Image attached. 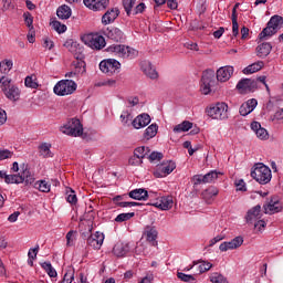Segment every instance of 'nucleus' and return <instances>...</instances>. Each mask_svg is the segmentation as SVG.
Returning a JSON list of instances; mask_svg holds the SVG:
<instances>
[{
  "mask_svg": "<svg viewBox=\"0 0 283 283\" xmlns=\"http://www.w3.org/2000/svg\"><path fill=\"white\" fill-rule=\"evenodd\" d=\"M206 113L213 120H227L229 118V105L224 102H218L207 107Z\"/></svg>",
  "mask_w": 283,
  "mask_h": 283,
  "instance_id": "f257e3e1",
  "label": "nucleus"
},
{
  "mask_svg": "<svg viewBox=\"0 0 283 283\" xmlns=\"http://www.w3.org/2000/svg\"><path fill=\"white\" fill-rule=\"evenodd\" d=\"M251 177L259 182V185H269L271 178H273V174L269 166L264 164H255L254 169L251 171Z\"/></svg>",
  "mask_w": 283,
  "mask_h": 283,
  "instance_id": "f03ea898",
  "label": "nucleus"
},
{
  "mask_svg": "<svg viewBox=\"0 0 283 283\" xmlns=\"http://www.w3.org/2000/svg\"><path fill=\"white\" fill-rule=\"evenodd\" d=\"M106 52L115 54L119 59H136L138 56V51L132 46L125 44H113L106 49Z\"/></svg>",
  "mask_w": 283,
  "mask_h": 283,
  "instance_id": "7ed1b4c3",
  "label": "nucleus"
},
{
  "mask_svg": "<svg viewBox=\"0 0 283 283\" xmlns=\"http://www.w3.org/2000/svg\"><path fill=\"white\" fill-rule=\"evenodd\" d=\"M283 25V18L281 15H273L269 20L266 28L259 34V39H266V36H273L277 34V30H281Z\"/></svg>",
  "mask_w": 283,
  "mask_h": 283,
  "instance_id": "20e7f679",
  "label": "nucleus"
},
{
  "mask_svg": "<svg viewBox=\"0 0 283 283\" xmlns=\"http://www.w3.org/2000/svg\"><path fill=\"white\" fill-rule=\"evenodd\" d=\"M77 87L76 82L72 80H61L53 87V92L56 96H70V94H74Z\"/></svg>",
  "mask_w": 283,
  "mask_h": 283,
  "instance_id": "39448f33",
  "label": "nucleus"
},
{
  "mask_svg": "<svg viewBox=\"0 0 283 283\" xmlns=\"http://www.w3.org/2000/svg\"><path fill=\"white\" fill-rule=\"evenodd\" d=\"M60 132L66 136L78 138V136H83V124H81L80 119L72 118L60 128Z\"/></svg>",
  "mask_w": 283,
  "mask_h": 283,
  "instance_id": "423d86ee",
  "label": "nucleus"
},
{
  "mask_svg": "<svg viewBox=\"0 0 283 283\" xmlns=\"http://www.w3.org/2000/svg\"><path fill=\"white\" fill-rule=\"evenodd\" d=\"M81 39L91 50H103L107 45L105 38L99 34L88 33L84 34Z\"/></svg>",
  "mask_w": 283,
  "mask_h": 283,
  "instance_id": "0eeeda50",
  "label": "nucleus"
},
{
  "mask_svg": "<svg viewBox=\"0 0 283 283\" xmlns=\"http://www.w3.org/2000/svg\"><path fill=\"white\" fill-rule=\"evenodd\" d=\"M176 169V163L171 160L163 161L158 164L154 170L155 178H165L169 176Z\"/></svg>",
  "mask_w": 283,
  "mask_h": 283,
  "instance_id": "6e6552de",
  "label": "nucleus"
},
{
  "mask_svg": "<svg viewBox=\"0 0 283 283\" xmlns=\"http://www.w3.org/2000/svg\"><path fill=\"white\" fill-rule=\"evenodd\" d=\"M216 85V73L211 70L203 72L201 77V92L207 95L211 93V87Z\"/></svg>",
  "mask_w": 283,
  "mask_h": 283,
  "instance_id": "1a4fd4ad",
  "label": "nucleus"
},
{
  "mask_svg": "<svg viewBox=\"0 0 283 283\" xmlns=\"http://www.w3.org/2000/svg\"><path fill=\"white\" fill-rule=\"evenodd\" d=\"M99 70L104 74L112 76V74H116L120 70V62L114 59L104 60L99 63Z\"/></svg>",
  "mask_w": 283,
  "mask_h": 283,
  "instance_id": "9d476101",
  "label": "nucleus"
},
{
  "mask_svg": "<svg viewBox=\"0 0 283 283\" xmlns=\"http://www.w3.org/2000/svg\"><path fill=\"white\" fill-rule=\"evenodd\" d=\"M83 3L93 12H103L109 7V0H83Z\"/></svg>",
  "mask_w": 283,
  "mask_h": 283,
  "instance_id": "9b49d317",
  "label": "nucleus"
},
{
  "mask_svg": "<svg viewBox=\"0 0 283 283\" xmlns=\"http://www.w3.org/2000/svg\"><path fill=\"white\" fill-rule=\"evenodd\" d=\"M244 244V239L242 237H235L231 241H224L219 245V251L222 253L227 251H233V249H240Z\"/></svg>",
  "mask_w": 283,
  "mask_h": 283,
  "instance_id": "f8f14e48",
  "label": "nucleus"
},
{
  "mask_svg": "<svg viewBox=\"0 0 283 283\" xmlns=\"http://www.w3.org/2000/svg\"><path fill=\"white\" fill-rule=\"evenodd\" d=\"M237 90L241 91L242 94H247V92H255V90H258V81L252 78L240 80L237 84Z\"/></svg>",
  "mask_w": 283,
  "mask_h": 283,
  "instance_id": "ddd939ff",
  "label": "nucleus"
},
{
  "mask_svg": "<svg viewBox=\"0 0 283 283\" xmlns=\"http://www.w3.org/2000/svg\"><path fill=\"white\" fill-rule=\"evenodd\" d=\"M103 242H105V234L103 232H95L87 238L88 247L98 251L101 247H103Z\"/></svg>",
  "mask_w": 283,
  "mask_h": 283,
  "instance_id": "4468645a",
  "label": "nucleus"
},
{
  "mask_svg": "<svg viewBox=\"0 0 283 283\" xmlns=\"http://www.w3.org/2000/svg\"><path fill=\"white\" fill-rule=\"evenodd\" d=\"M104 34L115 43H123V41H125V33L118 28H107Z\"/></svg>",
  "mask_w": 283,
  "mask_h": 283,
  "instance_id": "2eb2a0df",
  "label": "nucleus"
},
{
  "mask_svg": "<svg viewBox=\"0 0 283 283\" xmlns=\"http://www.w3.org/2000/svg\"><path fill=\"white\" fill-rule=\"evenodd\" d=\"M234 69L231 65L221 66L217 71V81H220V83H227L231 76H233Z\"/></svg>",
  "mask_w": 283,
  "mask_h": 283,
  "instance_id": "dca6fc26",
  "label": "nucleus"
},
{
  "mask_svg": "<svg viewBox=\"0 0 283 283\" xmlns=\"http://www.w3.org/2000/svg\"><path fill=\"white\" fill-rule=\"evenodd\" d=\"M144 235L147 242H150L153 247H158V230L154 226H146L144 229Z\"/></svg>",
  "mask_w": 283,
  "mask_h": 283,
  "instance_id": "f3484780",
  "label": "nucleus"
},
{
  "mask_svg": "<svg viewBox=\"0 0 283 283\" xmlns=\"http://www.w3.org/2000/svg\"><path fill=\"white\" fill-rule=\"evenodd\" d=\"M150 205L151 207H157V209H161V211H169V209L174 207V199L171 197H161L160 199H157Z\"/></svg>",
  "mask_w": 283,
  "mask_h": 283,
  "instance_id": "a211bd4d",
  "label": "nucleus"
},
{
  "mask_svg": "<svg viewBox=\"0 0 283 283\" xmlns=\"http://www.w3.org/2000/svg\"><path fill=\"white\" fill-rule=\"evenodd\" d=\"M151 123V117L149 114L144 113L138 115L133 122L132 125L135 129H143V127H147Z\"/></svg>",
  "mask_w": 283,
  "mask_h": 283,
  "instance_id": "6ab92c4d",
  "label": "nucleus"
},
{
  "mask_svg": "<svg viewBox=\"0 0 283 283\" xmlns=\"http://www.w3.org/2000/svg\"><path fill=\"white\" fill-rule=\"evenodd\" d=\"M262 207L260 205L250 209L247 213L245 220L249 224H253V222H258L262 218Z\"/></svg>",
  "mask_w": 283,
  "mask_h": 283,
  "instance_id": "aec40b11",
  "label": "nucleus"
},
{
  "mask_svg": "<svg viewBox=\"0 0 283 283\" xmlns=\"http://www.w3.org/2000/svg\"><path fill=\"white\" fill-rule=\"evenodd\" d=\"M21 170L19 174L20 178H22V182L27 185H32L34 182V175L30 171V168L27 164L21 165Z\"/></svg>",
  "mask_w": 283,
  "mask_h": 283,
  "instance_id": "412c9836",
  "label": "nucleus"
},
{
  "mask_svg": "<svg viewBox=\"0 0 283 283\" xmlns=\"http://www.w3.org/2000/svg\"><path fill=\"white\" fill-rule=\"evenodd\" d=\"M251 129L260 140H269V132L259 122H252Z\"/></svg>",
  "mask_w": 283,
  "mask_h": 283,
  "instance_id": "4be33fe9",
  "label": "nucleus"
},
{
  "mask_svg": "<svg viewBox=\"0 0 283 283\" xmlns=\"http://www.w3.org/2000/svg\"><path fill=\"white\" fill-rule=\"evenodd\" d=\"M119 14L120 11L117 8L107 10L102 17V23L104 25H109V23H114V21H116Z\"/></svg>",
  "mask_w": 283,
  "mask_h": 283,
  "instance_id": "5701e85b",
  "label": "nucleus"
},
{
  "mask_svg": "<svg viewBox=\"0 0 283 283\" xmlns=\"http://www.w3.org/2000/svg\"><path fill=\"white\" fill-rule=\"evenodd\" d=\"M255 107H258V99L252 98L240 106L239 113L241 116H249V114H251Z\"/></svg>",
  "mask_w": 283,
  "mask_h": 283,
  "instance_id": "b1692460",
  "label": "nucleus"
},
{
  "mask_svg": "<svg viewBox=\"0 0 283 283\" xmlns=\"http://www.w3.org/2000/svg\"><path fill=\"white\" fill-rule=\"evenodd\" d=\"M3 94L9 101H12L13 103H17V101L21 98V90H19L17 85L4 88Z\"/></svg>",
  "mask_w": 283,
  "mask_h": 283,
  "instance_id": "393cba45",
  "label": "nucleus"
},
{
  "mask_svg": "<svg viewBox=\"0 0 283 283\" xmlns=\"http://www.w3.org/2000/svg\"><path fill=\"white\" fill-rule=\"evenodd\" d=\"M142 70L148 78H151L153 81H156V78H158V72L149 62H144L142 64Z\"/></svg>",
  "mask_w": 283,
  "mask_h": 283,
  "instance_id": "a878e982",
  "label": "nucleus"
},
{
  "mask_svg": "<svg viewBox=\"0 0 283 283\" xmlns=\"http://www.w3.org/2000/svg\"><path fill=\"white\" fill-rule=\"evenodd\" d=\"M271 50H273L271 43L264 42L256 46V55L259 59H266V56L271 54Z\"/></svg>",
  "mask_w": 283,
  "mask_h": 283,
  "instance_id": "bb28decb",
  "label": "nucleus"
},
{
  "mask_svg": "<svg viewBox=\"0 0 283 283\" xmlns=\"http://www.w3.org/2000/svg\"><path fill=\"white\" fill-rule=\"evenodd\" d=\"M263 209L265 213L273 216V213H280L282 211V203L271 200L268 205L263 206Z\"/></svg>",
  "mask_w": 283,
  "mask_h": 283,
  "instance_id": "cd10ccee",
  "label": "nucleus"
},
{
  "mask_svg": "<svg viewBox=\"0 0 283 283\" xmlns=\"http://www.w3.org/2000/svg\"><path fill=\"white\" fill-rule=\"evenodd\" d=\"M113 253L116 258H125L129 253V245L118 242L114 245Z\"/></svg>",
  "mask_w": 283,
  "mask_h": 283,
  "instance_id": "c85d7f7f",
  "label": "nucleus"
},
{
  "mask_svg": "<svg viewBox=\"0 0 283 283\" xmlns=\"http://www.w3.org/2000/svg\"><path fill=\"white\" fill-rule=\"evenodd\" d=\"M39 154L42 158H54V153H52V144L42 143L39 147Z\"/></svg>",
  "mask_w": 283,
  "mask_h": 283,
  "instance_id": "c756f323",
  "label": "nucleus"
},
{
  "mask_svg": "<svg viewBox=\"0 0 283 283\" xmlns=\"http://www.w3.org/2000/svg\"><path fill=\"white\" fill-rule=\"evenodd\" d=\"M129 198L133 200H147L149 198V192L144 188L134 189L128 193Z\"/></svg>",
  "mask_w": 283,
  "mask_h": 283,
  "instance_id": "7c9ffc66",
  "label": "nucleus"
},
{
  "mask_svg": "<svg viewBox=\"0 0 283 283\" xmlns=\"http://www.w3.org/2000/svg\"><path fill=\"white\" fill-rule=\"evenodd\" d=\"M56 15L59 17V19L67 20L70 19V17H72V9L66 4H63L57 8Z\"/></svg>",
  "mask_w": 283,
  "mask_h": 283,
  "instance_id": "2f4dec72",
  "label": "nucleus"
},
{
  "mask_svg": "<svg viewBox=\"0 0 283 283\" xmlns=\"http://www.w3.org/2000/svg\"><path fill=\"white\" fill-rule=\"evenodd\" d=\"M263 67H264V62L259 61L243 69V74H255V72H260V70H262Z\"/></svg>",
  "mask_w": 283,
  "mask_h": 283,
  "instance_id": "473e14b6",
  "label": "nucleus"
},
{
  "mask_svg": "<svg viewBox=\"0 0 283 283\" xmlns=\"http://www.w3.org/2000/svg\"><path fill=\"white\" fill-rule=\"evenodd\" d=\"M156 134H158V125L151 124L145 129L144 138L145 140H151V138H155Z\"/></svg>",
  "mask_w": 283,
  "mask_h": 283,
  "instance_id": "72a5a7b5",
  "label": "nucleus"
},
{
  "mask_svg": "<svg viewBox=\"0 0 283 283\" xmlns=\"http://www.w3.org/2000/svg\"><path fill=\"white\" fill-rule=\"evenodd\" d=\"M193 127V123L185 120L181 124L174 127L175 134H182V132H189Z\"/></svg>",
  "mask_w": 283,
  "mask_h": 283,
  "instance_id": "f704fd0d",
  "label": "nucleus"
},
{
  "mask_svg": "<svg viewBox=\"0 0 283 283\" xmlns=\"http://www.w3.org/2000/svg\"><path fill=\"white\" fill-rule=\"evenodd\" d=\"M219 190L216 187H209L208 189H206L202 192V197L205 198V200H209L211 198H216V196H218Z\"/></svg>",
  "mask_w": 283,
  "mask_h": 283,
  "instance_id": "c9c22d12",
  "label": "nucleus"
},
{
  "mask_svg": "<svg viewBox=\"0 0 283 283\" xmlns=\"http://www.w3.org/2000/svg\"><path fill=\"white\" fill-rule=\"evenodd\" d=\"M6 184L7 185H23V179L19 176V172L17 175H8Z\"/></svg>",
  "mask_w": 283,
  "mask_h": 283,
  "instance_id": "e433bc0d",
  "label": "nucleus"
},
{
  "mask_svg": "<svg viewBox=\"0 0 283 283\" xmlns=\"http://www.w3.org/2000/svg\"><path fill=\"white\" fill-rule=\"evenodd\" d=\"M12 60H3L0 62V74H8L12 70Z\"/></svg>",
  "mask_w": 283,
  "mask_h": 283,
  "instance_id": "4c0bfd02",
  "label": "nucleus"
},
{
  "mask_svg": "<svg viewBox=\"0 0 283 283\" xmlns=\"http://www.w3.org/2000/svg\"><path fill=\"white\" fill-rule=\"evenodd\" d=\"M149 151H150L149 147L140 146L134 150V156L143 160V158H145V156H147Z\"/></svg>",
  "mask_w": 283,
  "mask_h": 283,
  "instance_id": "58836bf2",
  "label": "nucleus"
},
{
  "mask_svg": "<svg viewBox=\"0 0 283 283\" xmlns=\"http://www.w3.org/2000/svg\"><path fill=\"white\" fill-rule=\"evenodd\" d=\"M42 269L48 273L51 277H56L59 274L56 273V270L52 266V263L50 262H43L41 264Z\"/></svg>",
  "mask_w": 283,
  "mask_h": 283,
  "instance_id": "ea45409f",
  "label": "nucleus"
},
{
  "mask_svg": "<svg viewBox=\"0 0 283 283\" xmlns=\"http://www.w3.org/2000/svg\"><path fill=\"white\" fill-rule=\"evenodd\" d=\"M219 176H222V172H218L217 170H211L210 172L205 175L203 180H205L206 185L209 182H216V179Z\"/></svg>",
  "mask_w": 283,
  "mask_h": 283,
  "instance_id": "a19ab883",
  "label": "nucleus"
},
{
  "mask_svg": "<svg viewBox=\"0 0 283 283\" xmlns=\"http://www.w3.org/2000/svg\"><path fill=\"white\" fill-rule=\"evenodd\" d=\"M210 282L212 283H229L227 277H224L222 274L214 272L210 275Z\"/></svg>",
  "mask_w": 283,
  "mask_h": 283,
  "instance_id": "79ce46f5",
  "label": "nucleus"
},
{
  "mask_svg": "<svg viewBox=\"0 0 283 283\" xmlns=\"http://www.w3.org/2000/svg\"><path fill=\"white\" fill-rule=\"evenodd\" d=\"M136 213L134 212H126V213H120L115 218V222H127V220H132Z\"/></svg>",
  "mask_w": 283,
  "mask_h": 283,
  "instance_id": "37998d69",
  "label": "nucleus"
},
{
  "mask_svg": "<svg viewBox=\"0 0 283 283\" xmlns=\"http://www.w3.org/2000/svg\"><path fill=\"white\" fill-rule=\"evenodd\" d=\"M13 85L14 84H12V80H10L9 77H6V76H1L0 87H1L2 92H6V90H9Z\"/></svg>",
  "mask_w": 283,
  "mask_h": 283,
  "instance_id": "c03bdc74",
  "label": "nucleus"
},
{
  "mask_svg": "<svg viewBox=\"0 0 283 283\" xmlns=\"http://www.w3.org/2000/svg\"><path fill=\"white\" fill-rule=\"evenodd\" d=\"M53 30H55V32H57L59 34H63V32L67 31V27L65 24H62L60 21H53L51 23Z\"/></svg>",
  "mask_w": 283,
  "mask_h": 283,
  "instance_id": "a18cd8bd",
  "label": "nucleus"
},
{
  "mask_svg": "<svg viewBox=\"0 0 283 283\" xmlns=\"http://www.w3.org/2000/svg\"><path fill=\"white\" fill-rule=\"evenodd\" d=\"M66 201L70 205H76L78 202V198H76V192L72 189L66 191Z\"/></svg>",
  "mask_w": 283,
  "mask_h": 283,
  "instance_id": "49530a36",
  "label": "nucleus"
},
{
  "mask_svg": "<svg viewBox=\"0 0 283 283\" xmlns=\"http://www.w3.org/2000/svg\"><path fill=\"white\" fill-rule=\"evenodd\" d=\"M119 118H120L122 125L125 126V125H129V123H132V119L134 117L132 116V113H128L127 111H124Z\"/></svg>",
  "mask_w": 283,
  "mask_h": 283,
  "instance_id": "de8ad7c7",
  "label": "nucleus"
},
{
  "mask_svg": "<svg viewBox=\"0 0 283 283\" xmlns=\"http://www.w3.org/2000/svg\"><path fill=\"white\" fill-rule=\"evenodd\" d=\"M35 187H38L39 191H42L43 193L50 192V184L45 180L38 181L35 184Z\"/></svg>",
  "mask_w": 283,
  "mask_h": 283,
  "instance_id": "09e8293b",
  "label": "nucleus"
},
{
  "mask_svg": "<svg viewBox=\"0 0 283 283\" xmlns=\"http://www.w3.org/2000/svg\"><path fill=\"white\" fill-rule=\"evenodd\" d=\"M123 6H124L125 12L128 15H130L132 14V9L134 8V6H136V0H123Z\"/></svg>",
  "mask_w": 283,
  "mask_h": 283,
  "instance_id": "8fccbe9b",
  "label": "nucleus"
},
{
  "mask_svg": "<svg viewBox=\"0 0 283 283\" xmlns=\"http://www.w3.org/2000/svg\"><path fill=\"white\" fill-rule=\"evenodd\" d=\"M25 87H30L31 90H36L39 87V83H36V80L32 76H27L24 80Z\"/></svg>",
  "mask_w": 283,
  "mask_h": 283,
  "instance_id": "3c124183",
  "label": "nucleus"
},
{
  "mask_svg": "<svg viewBox=\"0 0 283 283\" xmlns=\"http://www.w3.org/2000/svg\"><path fill=\"white\" fill-rule=\"evenodd\" d=\"M14 156V151H11L10 149H0V163L2 160H10Z\"/></svg>",
  "mask_w": 283,
  "mask_h": 283,
  "instance_id": "603ef678",
  "label": "nucleus"
},
{
  "mask_svg": "<svg viewBox=\"0 0 283 283\" xmlns=\"http://www.w3.org/2000/svg\"><path fill=\"white\" fill-rule=\"evenodd\" d=\"M76 231L71 230L66 233V247H74V240H76Z\"/></svg>",
  "mask_w": 283,
  "mask_h": 283,
  "instance_id": "864d4df0",
  "label": "nucleus"
},
{
  "mask_svg": "<svg viewBox=\"0 0 283 283\" xmlns=\"http://www.w3.org/2000/svg\"><path fill=\"white\" fill-rule=\"evenodd\" d=\"M64 48H66L69 52L74 54V52H76V48H78V43L74 42L73 40H67L66 42H64Z\"/></svg>",
  "mask_w": 283,
  "mask_h": 283,
  "instance_id": "5fc2aeb1",
  "label": "nucleus"
},
{
  "mask_svg": "<svg viewBox=\"0 0 283 283\" xmlns=\"http://www.w3.org/2000/svg\"><path fill=\"white\" fill-rule=\"evenodd\" d=\"M177 277L181 280V282H196V277H193V275L185 274L182 272H178Z\"/></svg>",
  "mask_w": 283,
  "mask_h": 283,
  "instance_id": "6e6d98bb",
  "label": "nucleus"
},
{
  "mask_svg": "<svg viewBox=\"0 0 283 283\" xmlns=\"http://www.w3.org/2000/svg\"><path fill=\"white\" fill-rule=\"evenodd\" d=\"M164 158L163 153H158V151H153L149 156H148V160L149 163H160V159Z\"/></svg>",
  "mask_w": 283,
  "mask_h": 283,
  "instance_id": "4d7b16f0",
  "label": "nucleus"
},
{
  "mask_svg": "<svg viewBox=\"0 0 283 283\" xmlns=\"http://www.w3.org/2000/svg\"><path fill=\"white\" fill-rule=\"evenodd\" d=\"M213 264L207 261H200L199 271L200 273H207V271H211Z\"/></svg>",
  "mask_w": 283,
  "mask_h": 283,
  "instance_id": "13d9d810",
  "label": "nucleus"
},
{
  "mask_svg": "<svg viewBox=\"0 0 283 283\" xmlns=\"http://www.w3.org/2000/svg\"><path fill=\"white\" fill-rule=\"evenodd\" d=\"M142 163H143V159H140L139 157H136V155H133L128 159V164L132 165V167H140Z\"/></svg>",
  "mask_w": 283,
  "mask_h": 283,
  "instance_id": "bf43d9fd",
  "label": "nucleus"
},
{
  "mask_svg": "<svg viewBox=\"0 0 283 283\" xmlns=\"http://www.w3.org/2000/svg\"><path fill=\"white\" fill-rule=\"evenodd\" d=\"M192 184L196 186L198 185H207V182H205V176L202 175H195L192 177Z\"/></svg>",
  "mask_w": 283,
  "mask_h": 283,
  "instance_id": "052dcab7",
  "label": "nucleus"
},
{
  "mask_svg": "<svg viewBox=\"0 0 283 283\" xmlns=\"http://www.w3.org/2000/svg\"><path fill=\"white\" fill-rule=\"evenodd\" d=\"M36 255H39V244L30 249L28 253L29 260H36Z\"/></svg>",
  "mask_w": 283,
  "mask_h": 283,
  "instance_id": "680f3d73",
  "label": "nucleus"
},
{
  "mask_svg": "<svg viewBox=\"0 0 283 283\" xmlns=\"http://www.w3.org/2000/svg\"><path fill=\"white\" fill-rule=\"evenodd\" d=\"M237 191H247V184L244 179H239L235 181Z\"/></svg>",
  "mask_w": 283,
  "mask_h": 283,
  "instance_id": "e2e57ef3",
  "label": "nucleus"
},
{
  "mask_svg": "<svg viewBox=\"0 0 283 283\" xmlns=\"http://www.w3.org/2000/svg\"><path fill=\"white\" fill-rule=\"evenodd\" d=\"M265 228L266 221L264 220H258V222L254 223V229H256V231H264Z\"/></svg>",
  "mask_w": 283,
  "mask_h": 283,
  "instance_id": "0e129e2a",
  "label": "nucleus"
},
{
  "mask_svg": "<svg viewBox=\"0 0 283 283\" xmlns=\"http://www.w3.org/2000/svg\"><path fill=\"white\" fill-rule=\"evenodd\" d=\"M232 34L233 36H238V34H240V27L235 20L232 21Z\"/></svg>",
  "mask_w": 283,
  "mask_h": 283,
  "instance_id": "69168bd1",
  "label": "nucleus"
},
{
  "mask_svg": "<svg viewBox=\"0 0 283 283\" xmlns=\"http://www.w3.org/2000/svg\"><path fill=\"white\" fill-rule=\"evenodd\" d=\"M23 17H24V21H25L28 28H31L32 23L34 22L32 14L24 13Z\"/></svg>",
  "mask_w": 283,
  "mask_h": 283,
  "instance_id": "338daca9",
  "label": "nucleus"
},
{
  "mask_svg": "<svg viewBox=\"0 0 283 283\" xmlns=\"http://www.w3.org/2000/svg\"><path fill=\"white\" fill-rule=\"evenodd\" d=\"M273 120H283V108L274 113Z\"/></svg>",
  "mask_w": 283,
  "mask_h": 283,
  "instance_id": "774afa93",
  "label": "nucleus"
}]
</instances>
